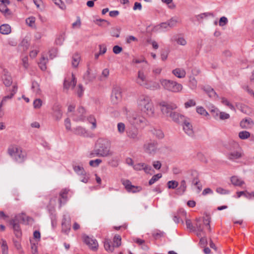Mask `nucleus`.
I'll return each instance as SVG.
<instances>
[{"mask_svg": "<svg viewBox=\"0 0 254 254\" xmlns=\"http://www.w3.org/2000/svg\"><path fill=\"white\" fill-rule=\"evenodd\" d=\"M7 153L13 160L18 163L24 162L26 159V152L21 147L15 144L8 147Z\"/></svg>", "mask_w": 254, "mask_h": 254, "instance_id": "f257e3e1", "label": "nucleus"}, {"mask_svg": "<svg viewBox=\"0 0 254 254\" xmlns=\"http://www.w3.org/2000/svg\"><path fill=\"white\" fill-rule=\"evenodd\" d=\"M221 102L223 104L228 106L231 110H235L234 106L231 103H230L226 98L224 97L222 98Z\"/></svg>", "mask_w": 254, "mask_h": 254, "instance_id": "603ef678", "label": "nucleus"}, {"mask_svg": "<svg viewBox=\"0 0 254 254\" xmlns=\"http://www.w3.org/2000/svg\"><path fill=\"white\" fill-rule=\"evenodd\" d=\"M183 129L185 132L190 137L194 136V131L190 123L186 119L183 122Z\"/></svg>", "mask_w": 254, "mask_h": 254, "instance_id": "ddd939ff", "label": "nucleus"}, {"mask_svg": "<svg viewBox=\"0 0 254 254\" xmlns=\"http://www.w3.org/2000/svg\"><path fill=\"white\" fill-rule=\"evenodd\" d=\"M161 111L162 113L167 117H170L174 111V110L177 108V105L173 103H166L165 102L160 103Z\"/></svg>", "mask_w": 254, "mask_h": 254, "instance_id": "0eeeda50", "label": "nucleus"}, {"mask_svg": "<svg viewBox=\"0 0 254 254\" xmlns=\"http://www.w3.org/2000/svg\"><path fill=\"white\" fill-rule=\"evenodd\" d=\"M208 16L214 17V14L212 12H204L198 15H196L195 17L197 21H200L201 20Z\"/></svg>", "mask_w": 254, "mask_h": 254, "instance_id": "c9c22d12", "label": "nucleus"}, {"mask_svg": "<svg viewBox=\"0 0 254 254\" xmlns=\"http://www.w3.org/2000/svg\"><path fill=\"white\" fill-rule=\"evenodd\" d=\"M132 63H135V64H142V68H147L148 66V63L145 60L144 58H141L140 59H133L132 61Z\"/></svg>", "mask_w": 254, "mask_h": 254, "instance_id": "72a5a7b5", "label": "nucleus"}, {"mask_svg": "<svg viewBox=\"0 0 254 254\" xmlns=\"http://www.w3.org/2000/svg\"><path fill=\"white\" fill-rule=\"evenodd\" d=\"M188 178L192 179V178L194 177H197V176H198V173L195 171V170H190L188 172Z\"/></svg>", "mask_w": 254, "mask_h": 254, "instance_id": "680f3d73", "label": "nucleus"}, {"mask_svg": "<svg viewBox=\"0 0 254 254\" xmlns=\"http://www.w3.org/2000/svg\"><path fill=\"white\" fill-rule=\"evenodd\" d=\"M95 76H90V72L89 69L87 70L86 72L83 76L84 79L88 81H91L92 79L95 78Z\"/></svg>", "mask_w": 254, "mask_h": 254, "instance_id": "69168bd1", "label": "nucleus"}, {"mask_svg": "<svg viewBox=\"0 0 254 254\" xmlns=\"http://www.w3.org/2000/svg\"><path fill=\"white\" fill-rule=\"evenodd\" d=\"M186 189V182L184 180H182L180 183V187L177 189L176 193L179 195H182L185 192Z\"/></svg>", "mask_w": 254, "mask_h": 254, "instance_id": "cd10ccee", "label": "nucleus"}, {"mask_svg": "<svg viewBox=\"0 0 254 254\" xmlns=\"http://www.w3.org/2000/svg\"><path fill=\"white\" fill-rule=\"evenodd\" d=\"M42 105V101L40 99H36L34 101L33 106L36 109H39Z\"/></svg>", "mask_w": 254, "mask_h": 254, "instance_id": "0e129e2a", "label": "nucleus"}, {"mask_svg": "<svg viewBox=\"0 0 254 254\" xmlns=\"http://www.w3.org/2000/svg\"><path fill=\"white\" fill-rule=\"evenodd\" d=\"M52 115L56 121L60 120L63 116L61 106L58 104H55L53 107Z\"/></svg>", "mask_w": 254, "mask_h": 254, "instance_id": "f8f14e48", "label": "nucleus"}, {"mask_svg": "<svg viewBox=\"0 0 254 254\" xmlns=\"http://www.w3.org/2000/svg\"><path fill=\"white\" fill-rule=\"evenodd\" d=\"M31 88L36 94H39L40 93V86L37 82L32 81Z\"/></svg>", "mask_w": 254, "mask_h": 254, "instance_id": "58836bf2", "label": "nucleus"}, {"mask_svg": "<svg viewBox=\"0 0 254 254\" xmlns=\"http://www.w3.org/2000/svg\"><path fill=\"white\" fill-rule=\"evenodd\" d=\"M178 22V19L176 17H172L167 21L169 28H173L176 26Z\"/></svg>", "mask_w": 254, "mask_h": 254, "instance_id": "37998d69", "label": "nucleus"}, {"mask_svg": "<svg viewBox=\"0 0 254 254\" xmlns=\"http://www.w3.org/2000/svg\"><path fill=\"white\" fill-rule=\"evenodd\" d=\"M196 112L201 115L206 116L208 115L206 110L202 107H198L196 108Z\"/></svg>", "mask_w": 254, "mask_h": 254, "instance_id": "4d7b16f0", "label": "nucleus"}, {"mask_svg": "<svg viewBox=\"0 0 254 254\" xmlns=\"http://www.w3.org/2000/svg\"><path fill=\"white\" fill-rule=\"evenodd\" d=\"M152 236L155 239H158L164 237V232L160 230H157L153 233Z\"/></svg>", "mask_w": 254, "mask_h": 254, "instance_id": "a18cd8bd", "label": "nucleus"}, {"mask_svg": "<svg viewBox=\"0 0 254 254\" xmlns=\"http://www.w3.org/2000/svg\"><path fill=\"white\" fill-rule=\"evenodd\" d=\"M11 32V27L7 24H3L0 26V33L3 35H7Z\"/></svg>", "mask_w": 254, "mask_h": 254, "instance_id": "c85d7f7f", "label": "nucleus"}, {"mask_svg": "<svg viewBox=\"0 0 254 254\" xmlns=\"http://www.w3.org/2000/svg\"><path fill=\"white\" fill-rule=\"evenodd\" d=\"M76 81L73 74H72V79L71 80L65 79L64 83V88L68 89L70 88H73L76 85Z\"/></svg>", "mask_w": 254, "mask_h": 254, "instance_id": "412c9836", "label": "nucleus"}, {"mask_svg": "<svg viewBox=\"0 0 254 254\" xmlns=\"http://www.w3.org/2000/svg\"><path fill=\"white\" fill-rule=\"evenodd\" d=\"M80 60V57L77 53L74 54L72 57V65L74 67H77Z\"/></svg>", "mask_w": 254, "mask_h": 254, "instance_id": "f704fd0d", "label": "nucleus"}, {"mask_svg": "<svg viewBox=\"0 0 254 254\" xmlns=\"http://www.w3.org/2000/svg\"><path fill=\"white\" fill-rule=\"evenodd\" d=\"M179 183L176 181H169L167 183V187L169 189H175L178 186Z\"/></svg>", "mask_w": 254, "mask_h": 254, "instance_id": "8fccbe9b", "label": "nucleus"}, {"mask_svg": "<svg viewBox=\"0 0 254 254\" xmlns=\"http://www.w3.org/2000/svg\"><path fill=\"white\" fill-rule=\"evenodd\" d=\"M69 190L64 189H63L60 193V197L59 198V202L60 207H61L63 205H64L67 200V193Z\"/></svg>", "mask_w": 254, "mask_h": 254, "instance_id": "4468645a", "label": "nucleus"}, {"mask_svg": "<svg viewBox=\"0 0 254 254\" xmlns=\"http://www.w3.org/2000/svg\"><path fill=\"white\" fill-rule=\"evenodd\" d=\"M96 156L102 157L101 154H100L98 149L95 146L94 149L90 153L89 157L90 158H93Z\"/></svg>", "mask_w": 254, "mask_h": 254, "instance_id": "3c124183", "label": "nucleus"}, {"mask_svg": "<svg viewBox=\"0 0 254 254\" xmlns=\"http://www.w3.org/2000/svg\"><path fill=\"white\" fill-rule=\"evenodd\" d=\"M162 177V174L161 173L157 174L151 178V179L149 181V185H152L154 183H155L156 181H157L160 178Z\"/></svg>", "mask_w": 254, "mask_h": 254, "instance_id": "79ce46f5", "label": "nucleus"}, {"mask_svg": "<svg viewBox=\"0 0 254 254\" xmlns=\"http://www.w3.org/2000/svg\"><path fill=\"white\" fill-rule=\"evenodd\" d=\"M160 82L165 90L173 93H180L183 88L181 84L174 80L161 79Z\"/></svg>", "mask_w": 254, "mask_h": 254, "instance_id": "7ed1b4c3", "label": "nucleus"}, {"mask_svg": "<svg viewBox=\"0 0 254 254\" xmlns=\"http://www.w3.org/2000/svg\"><path fill=\"white\" fill-rule=\"evenodd\" d=\"M87 120L90 123H91L92 125V127H91V128L92 129H94L96 128V127H97L96 120L94 116L90 115L88 117Z\"/></svg>", "mask_w": 254, "mask_h": 254, "instance_id": "a19ab883", "label": "nucleus"}, {"mask_svg": "<svg viewBox=\"0 0 254 254\" xmlns=\"http://www.w3.org/2000/svg\"><path fill=\"white\" fill-rule=\"evenodd\" d=\"M2 254H8V247L5 241L2 240V243L1 246Z\"/></svg>", "mask_w": 254, "mask_h": 254, "instance_id": "bf43d9fd", "label": "nucleus"}, {"mask_svg": "<svg viewBox=\"0 0 254 254\" xmlns=\"http://www.w3.org/2000/svg\"><path fill=\"white\" fill-rule=\"evenodd\" d=\"M117 128L118 132L123 134L124 133L126 129L125 125L123 123H119L117 125Z\"/></svg>", "mask_w": 254, "mask_h": 254, "instance_id": "6e6d98bb", "label": "nucleus"}, {"mask_svg": "<svg viewBox=\"0 0 254 254\" xmlns=\"http://www.w3.org/2000/svg\"><path fill=\"white\" fill-rule=\"evenodd\" d=\"M21 221H24L23 214L16 215L13 219L10 220V224L12 226L16 237L19 238L21 235L19 222Z\"/></svg>", "mask_w": 254, "mask_h": 254, "instance_id": "423d86ee", "label": "nucleus"}, {"mask_svg": "<svg viewBox=\"0 0 254 254\" xmlns=\"http://www.w3.org/2000/svg\"><path fill=\"white\" fill-rule=\"evenodd\" d=\"M77 19L75 22H73L72 24V27L73 28H79L81 25V22L80 20V18L79 16H77L76 17Z\"/></svg>", "mask_w": 254, "mask_h": 254, "instance_id": "e2e57ef3", "label": "nucleus"}, {"mask_svg": "<svg viewBox=\"0 0 254 254\" xmlns=\"http://www.w3.org/2000/svg\"><path fill=\"white\" fill-rule=\"evenodd\" d=\"M111 242L109 240H106L104 242V248L105 250L109 252H113L114 250L115 246L111 244Z\"/></svg>", "mask_w": 254, "mask_h": 254, "instance_id": "4c0bfd02", "label": "nucleus"}, {"mask_svg": "<svg viewBox=\"0 0 254 254\" xmlns=\"http://www.w3.org/2000/svg\"><path fill=\"white\" fill-rule=\"evenodd\" d=\"M114 246L119 247L121 245V237L120 236L116 235L114 237Z\"/></svg>", "mask_w": 254, "mask_h": 254, "instance_id": "864d4df0", "label": "nucleus"}, {"mask_svg": "<svg viewBox=\"0 0 254 254\" xmlns=\"http://www.w3.org/2000/svg\"><path fill=\"white\" fill-rule=\"evenodd\" d=\"M242 157V153L240 151H235L230 152L227 154V158L228 159L234 161L236 159H239Z\"/></svg>", "mask_w": 254, "mask_h": 254, "instance_id": "bb28decb", "label": "nucleus"}, {"mask_svg": "<svg viewBox=\"0 0 254 254\" xmlns=\"http://www.w3.org/2000/svg\"><path fill=\"white\" fill-rule=\"evenodd\" d=\"M55 4L58 5L61 9H64L65 8V5L62 0H52Z\"/></svg>", "mask_w": 254, "mask_h": 254, "instance_id": "052dcab7", "label": "nucleus"}, {"mask_svg": "<svg viewBox=\"0 0 254 254\" xmlns=\"http://www.w3.org/2000/svg\"><path fill=\"white\" fill-rule=\"evenodd\" d=\"M195 230H197L198 233H197V236L198 237L201 236V233H204L203 228L202 226V223L201 222L200 218H196V223L194 226Z\"/></svg>", "mask_w": 254, "mask_h": 254, "instance_id": "393cba45", "label": "nucleus"}, {"mask_svg": "<svg viewBox=\"0 0 254 254\" xmlns=\"http://www.w3.org/2000/svg\"><path fill=\"white\" fill-rule=\"evenodd\" d=\"M138 106L141 110L149 117L154 115V108L151 99L147 96L142 95L139 97L137 101Z\"/></svg>", "mask_w": 254, "mask_h": 254, "instance_id": "f03ea898", "label": "nucleus"}, {"mask_svg": "<svg viewBox=\"0 0 254 254\" xmlns=\"http://www.w3.org/2000/svg\"><path fill=\"white\" fill-rule=\"evenodd\" d=\"M250 133L246 130L242 131L239 133V137L241 139H247L250 136Z\"/></svg>", "mask_w": 254, "mask_h": 254, "instance_id": "c03bdc74", "label": "nucleus"}, {"mask_svg": "<svg viewBox=\"0 0 254 254\" xmlns=\"http://www.w3.org/2000/svg\"><path fill=\"white\" fill-rule=\"evenodd\" d=\"M85 111L83 107H80L78 108L77 111V115L73 117V120L76 122L78 121H83L84 120V114Z\"/></svg>", "mask_w": 254, "mask_h": 254, "instance_id": "aec40b11", "label": "nucleus"}, {"mask_svg": "<svg viewBox=\"0 0 254 254\" xmlns=\"http://www.w3.org/2000/svg\"><path fill=\"white\" fill-rule=\"evenodd\" d=\"M152 132L153 134L159 139H162L164 137V133L160 129H154Z\"/></svg>", "mask_w": 254, "mask_h": 254, "instance_id": "ea45409f", "label": "nucleus"}, {"mask_svg": "<svg viewBox=\"0 0 254 254\" xmlns=\"http://www.w3.org/2000/svg\"><path fill=\"white\" fill-rule=\"evenodd\" d=\"M111 101L113 104H117L120 102L122 98V91L121 87H114L111 94Z\"/></svg>", "mask_w": 254, "mask_h": 254, "instance_id": "6e6552de", "label": "nucleus"}, {"mask_svg": "<svg viewBox=\"0 0 254 254\" xmlns=\"http://www.w3.org/2000/svg\"><path fill=\"white\" fill-rule=\"evenodd\" d=\"M62 228L63 230H69L70 229V224L69 223L68 220H67L65 216H64V217L62 221Z\"/></svg>", "mask_w": 254, "mask_h": 254, "instance_id": "de8ad7c7", "label": "nucleus"}, {"mask_svg": "<svg viewBox=\"0 0 254 254\" xmlns=\"http://www.w3.org/2000/svg\"><path fill=\"white\" fill-rule=\"evenodd\" d=\"M254 125V122L251 118L245 119L240 122V126L243 128H249Z\"/></svg>", "mask_w": 254, "mask_h": 254, "instance_id": "b1692460", "label": "nucleus"}, {"mask_svg": "<svg viewBox=\"0 0 254 254\" xmlns=\"http://www.w3.org/2000/svg\"><path fill=\"white\" fill-rule=\"evenodd\" d=\"M144 148L146 152L149 154L154 153L157 148V143H148L147 144L145 145Z\"/></svg>", "mask_w": 254, "mask_h": 254, "instance_id": "5701e85b", "label": "nucleus"}, {"mask_svg": "<svg viewBox=\"0 0 254 254\" xmlns=\"http://www.w3.org/2000/svg\"><path fill=\"white\" fill-rule=\"evenodd\" d=\"M216 191L217 193L221 194H227L230 193L229 190H225L221 187L217 188Z\"/></svg>", "mask_w": 254, "mask_h": 254, "instance_id": "338daca9", "label": "nucleus"}, {"mask_svg": "<svg viewBox=\"0 0 254 254\" xmlns=\"http://www.w3.org/2000/svg\"><path fill=\"white\" fill-rule=\"evenodd\" d=\"M195 105L196 102L194 100L190 99L185 103L184 106L186 108H189L190 107L194 106Z\"/></svg>", "mask_w": 254, "mask_h": 254, "instance_id": "13d9d810", "label": "nucleus"}, {"mask_svg": "<svg viewBox=\"0 0 254 254\" xmlns=\"http://www.w3.org/2000/svg\"><path fill=\"white\" fill-rule=\"evenodd\" d=\"M48 62V59L47 58H45L44 56H42L41 59H40L39 62L38 63V65L40 69L45 71L47 69L46 64Z\"/></svg>", "mask_w": 254, "mask_h": 254, "instance_id": "c756f323", "label": "nucleus"}, {"mask_svg": "<svg viewBox=\"0 0 254 254\" xmlns=\"http://www.w3.org/2000/svg\"><path fill=\"white\" fill-rule=\"evenodd\" d=\"M143 86L152 90H158L160 88L159 83L153 81H147Z\"/></svg>", "mask_w": 254, "mask_h": 254, "instance_id": "4be33fe9", "label": "nucleus"}, {"mask_svg": "<svg viewBox=\"0 0 254 254\" xmlns=\"http://www.w3.org/2000/svg\"><path fill=\"white\" fill-rule=\"evenodd\" d=\"M232 184L235 186H241L244 184V182L239 179L237 176H232L231 178Z\"/></svg>", "mask_w": 254, "mask_h": 254, "instance_id": "2f4dec72", "label": "nucleus"}, {"mask_svg": "<svg viewBox=\"0 0 254 254\" xmlns=\"http://www.w3.org/2000/svg\"><path fill=\"white\" fill-rule=\"evenodd\" d=\"M127 119L130 124L133 126L146 125L147 123L144 117L138 115L136 112L127 114Z\"/></svg>", "mask_w": 254, "mask_h": 254, "instance_id": "20e7f679", "label": "nucleus"}, {"mask_svg": "<svg viewBox=\"0 0 254 254\" xmlns=\"http://www.w3.org/2000/svg\"><path fill=\"white\" fill-rule=\"evenodd\" d=\"M7 4H0V11L4 14L7 13L9 11V9L6 7Z\"/></svg>", "mask_w": 254, "mask_h": 254, "instance_id": "774afa93", "label": "nucleus"}, {"mask_svg": "<svg viewBox=\"0 0 254 254\" xmlns=\"http://www.w3.org/2000/svg\"><path fill=\"white\" fill-rule=\"evenodd\" d=\"M74 171L78 175H85L86 173L82 166L79 165H73Z\"/></svg>", "mask_w": 254, "mask_h": 254, "instance_id": "473e14b6", "label": "nucleus"}, {"mask_svg": "<svg viewBox=\"0 0 254 254\" xmlns=\"http://www.w3.org/2000/svg\"><path fill=\"white\" fill-rule=\"evenodd\" d=\"M197 81L194 77L191 76L190 78V87L191 89H195L197 87Z\"/></svg>", "mask_w": 254, "mask_h": 254, "instance_id": "09e8293b", "label": "nucleus"}, {"mask_svg": "<svg viewBox=\"0 0 254 254\" xmlns=\"http://www.w3.org/2000/svg\"><path fill=\"white\" fill-rule=\"evenodd\" d=\"M137 74L136 82L139 85L143 86L148 80L146 79V75L144 74L143 69L139 70L138 71Z\"/></svg>", "mask_w": 254, "mask_h": 254, "instance_id": "2eb2a0df", "label": "nucleus"}, {"mask_svg": "<svg viewBox=\"0 0 254 254\" xmlns=\"http://www.w3.org/2000/svg\"><path fill=\"white\" fill-rule=\"evenodd\" d=\"M96 147L98 149L102 157H107L112 154L110 147L102 142H98Z\"/></svg>", "mask_w": 254, "mask_h": 254, "instance_id": "1a4fd4ad", "label": "nucleus"}, {"mask_svg": "<svg viewBox=\"0 0 254 254\" xmlns=\"http://www.w3.org/2000/svg\"><path fill=\"white\" fill-rule=\"evenodd\" d=\"M123 184L128 192L135 193L139 192L141 190V188L138 186H135L131 184V183L128 180L123 181Z\"/></svg>", "mask_w": 254, "mask_h": 254, "instance_id": "9b49d317", "label": "nucleus"}, {"mask_svg": "<svg viewBox=\"0 0 254 254\" xmlns=\"http://www.w3.org/2000/svg\"><path fill=\"white\" fill-rule=\"evenodd\" d=\"M35 17L34 16H30L26 19V23L30 27L36 29L35 25Z\"/></svg>", "mask_w": 254, "mask_h": 254, "instance_id": "e433bc0d", "label": "nucleus"}, {"mask_svg": "<svg viewBox=\"0 0 254 254\" xmlns=\"http://www.w3.org/2000/svg\"><path fill=\"white\" fill-rule=\"evenodd\" d=\"M203 90L207 93L208 96L213 99L219 98L218 95L217 94L214 90L209 86H204Z\"/></svg>", "mask_w": 254, "mask_h": 254, "instance_id": "a211bd4d", "label": "nucleus"}, {"mask_svg": "<svg viewBox=\"0 0 254 254\" xmlns=\"http://www.w3.org/2000/svg\"><path fill=\"white\" fill-rule=\"evenodd\" d=\"M84 242L93 251H96L98 247V244L96 239L90 238L87 235H83Z\"/></svg>", "mask_w": 254, "mask_h": 254, "instance_id": "9d476101", "label": "nucleus"}, {"mask_svg": "<svg viewBox=\"0 0 254 254\" xmlns=\"http://www.w3.org/2000/svg\"><path fill=\"white\" fill-rule=\"evenodd\" d=\"M237 197L239 198L242 195H244L246 198L251 199V194L250 192L248 191H241L237 192Z\"/></svg>", "mask_w": 254, "mask_h": 254, "instance_id": "49530a36", "label": "nucleus"}, {"mask_svg": "<svg viewBox=\"0 0 254 254\" xmlns=\"http://www.w3.org/2000/svg\"><path fill=\"white\" fill-rule=\"evenodd\" d=\"M127 137L132 142L136 143L140 141L142 135L139 129L135 127H128L126 129Z\"/></svg>", "mask_w": 254, "mask_h": 254, "instance_id": "39448f33", "label": "nucleus"}, {"mask_svg": "<svg viewBox=\"0 0 254 254\" xmlns=\"http://www.w3.org/2000/svg\"><path fill=\"white\" fill-rule=\"evenodd\" d=\"M102 160L100 159H96L95 160H92L89 161L90 166L93 167H98L99 164L102 162Z\"/></svg>", "mask_w": 254, "mask_h": 254, "instance_id": "5fc2aeb1", "label": "nucleus"}, {"mask_svg": "<svg viewBox=\"0 0 254 254\" xmlns=\"http://www.w3.org/2000/svg\"><path fill=\"white\" fill-rule=\"evenodd\" d=\"M72 131L75 134L77 135L84 137L87 136L88 135V131L86 128L81 126H78L73 128L72 129Z\"/></svg>", "mask_w": 254, "mask_h": 254, "instance_id": "f3484780", "label": "nucleus"}, {"mask_svg": "<svg viewBox=\"0 0 254 254\" xmlns=\"http://www.w3.org/2000/svg\"><path fill=\"white\" fill-rule=\"evenodd\" d=\"M2 80L6 86H9L12 83L11 76L8 71L4 69L2 75Z\"/></svg>", "mask_w": 254, "mask_h": 254, "instance_id": "dca6fc26", "label": "nucleus"}, {"mask_svg": "<svg viewBox=\"0 0 254 254\" xmlns=\"http://www.w3.org/2000/svg\"><path fill=\"white\" fill-rule=\"evenodd\" d=\"M172 73L179 78H183L186 76V72L183 68H176L172 70Z\"/></svg>", "mask_w": 254, "mask_h": 254, "instance_id": "a878e982", "label": "nucleus"}, {"mask_svg": "<svg viewBox=\"0 0 254 254\" xmlns=\"http://www.w3.org/2000/svg\"><path fill=\"white\" fill-rule=\"evenodd\" d=\"M169 28V25H168V23L166 21L165 22H162L155 26L154 29L158 31H165L168 30Z\"/></svg>", "mask_w": 254, "mask_h": 254, "instance_id": "7c9ffc66", "label": "nucleus"}, {"mask_svg": "<svg viewBox=\"0 0 254 254\" xmlns=\"http://www.w3.org/2000/svg\"><path fill=\"white\" fill-rule=\"evenodd\" d=\"M170 117L172 120L177 123H182L185 119V117L178 112H173L170 114Z\"/></svg>", "mask_w": 254, "mask_h": 254, "instance_id": "6ab92c4d", "label": "nucleus"}]
</instances>
